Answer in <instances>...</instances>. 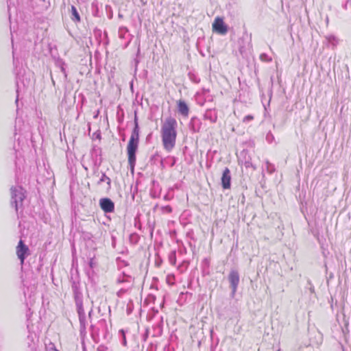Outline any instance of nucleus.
<instances>
[{
  "label": "nucleus",
  "instance_id": "f257e3e1",
  "mask_svg": "<svg viewBox=\"0 0 351 351\" xmlns=\"http://www.w3.org/2000/svg\"><path fill=\"white\" fill-rule=\"evenodd\" d=\"M178 123L175 118L167 117L162 121L160 136L163 148L167 152H171L176 144Z\"/></svg>",
  "mask_w": 351,
  "mask_h": 351
},
{
  "label": "nucleus",
  "instance_id": "f03ea898",
  "mask_svg": "<svg viewBox=\"0 0 351 351\" xmlns=\"http://www.w3.org/2000/svg\"><path fill=\"white\" fill-rule=\"evenodd\" d=\"M139 143V130L137 121H135V127L132 130L127 145L126 150L128 159V164L132 171L134 170L136 165V153L138 150Z\"/></svg>",
  "mask_w": 351,
  "mask_h": 351
},
{
  "label": "nucleus",
  "instance_id": "7ed1b4c3",
  "mask_svg": "<svg viewBox=\"0 0 351 351\" xmlns=\"http://www.w3.org/2000/svg\"><path fill=\"white\" fill-rule=\"evenodd\" d=\"M213 32H216L221 35H225L228 31V26L226 25L223 21V18L217 16L214 19L212 24Z\"/></svg>",
  "mask_w": 351,
  "mask_h": 351
},
{
  "label": "nucleus",
  "instance_id": "20e7f679",
  "mask_svg": "<svg viewBox=\"0 0 351 351\" xmlns=\"http://www.w3.org/2000/svg\"><path fill=\"white\" fill-rule=\"evenodd\" d=\"M16 254L21 261V264L23 265L26 256L29 254V248L21 239L16 247Z\"/></svg>",
  "mask_w": 351,
  "mask_h": 351
},
{
  "label": "nucleus",
  "instance_id": "39448f33",
  "mask_svg": "<svg viewBox=\"0 0 351 351\" xmlns=\"http://www.w3.org/2000/svg\"><path fill=\"white\" fill-rule=\"evenodd\" d=\"M228 280L232 288V293L234 294L237 290L239 282V275L237 271L232 270L228 275Z\"/></svg>",
  "mask_w": 351,
  "mask_h": 351
},
{
  "label": "nucleus",
  "instance_id": "423d86ee",
  "mask_svg": "<svg viewBox=\"0 0 351 351\" xmlns=\"http://www.w3.org/2000/svg\"><path fill=\"white\" fill-rule=\"evenodd\" d=\"M99 206L105 213H112L114 210V204L109 198H101L99 200Z\"/></svg>",
  "mask_w": 351,
  "mask_h": 351
},
{
  "label": "nucleus",
  "instance_id": "0eeeda50",
  "mask_svg": "<svg viewBox=\"0 0 351 351\" xmlns=\"http://www.w3.org/2000/svg\"><path fill=\"white\" fill-rule=\"evenodd\" d=\"M221 184L224 189H229L231 185V176L230 169L226 167L222 174Z\"/></svg>",
  "mask_w": 351,
  "mask_h": 351
},
{
  "label": "nucleus",
  "instance_id": "6e6552de",
  "mask_svg": "<svg viewBox=\"0 0 351 351\" xmlns=\"http://www.w3.org/2000/svg\"><path fill=\"white\" fill-rule=\"evenodd\" d=\"M177 106L178 112L184 117H188L189 112V108L186 103L183 100H178L177 101Z\"/></svg>",
  "mask_w": 351,
  "mask_h": 351
},
{
  "label": "nucleus",
  "instance_id": "1a4fd4ad",
  "mask_svg": "<svg viewBox=\"0 0 351 351\" xmlns=\"http://www.w3.org/2000/svg\"><path fill=\"white\" fill-rule=\"evenodd\" d=\"M71 12H72L73 16L75 18V20L77 22L80 21V15H79V14H78V12L77 11V9L75 8V7L74 5L71 6Z\"/></svg>",
  "mask_w": 351,
  "mask_h": 351
},
{
  "label": "nucleus",
  "instance_id": "9d476101",
  "mask_svg": "<svg viewBox=\"0 0 351 351\" xmlns=\"http://www.w3.org/2000/svg\"><path fill=\"white\" fill-rule=\"evenodd\" d=\"M163 210L168 213H171L172 212V208L170 206H165Z\"/></svg>",
  "mask_w": 351,
  "mask_h": 351
},
{
  "label": "nucleus",
  "instance_id": "9b49d317",
  "mask_svg": "<svg viewBox=\"0 0 351 351\" xmlns=\"http://www.w3.org/2000/svg\"><path fill=\"white\" fill-rule=\"evenodd\" d=\"M254 119L253 116L247 115L244 118V120H252Z\"/></svg>",
  "mask_w": 351,
  "mask_h": 351
},
{
  "label": "nucleus",
  "instance_id": "f8f14e48",
  "mask_svg": "<svg viewBox=\"0 0 351 351\" xmlns=\"http://www.w3.org/2000/svg\"><path fill=\"white\" fill-rule=\"evenodd\" d=\"M49 351H59L57 348L55 347L51 348Z\"/></svg>",
  "mask_w": 351,
  "mask_h": 351
},
{
  "label": "nucleus",
  "instance_id": "ddd939ff",
  "mask_svg": "<svg viewBox=\"0 0 351 351\" xmlns=\"http://www.w3.org/2000/svg\"><path fill=\"white\" fill-rule=\"evenodd\" d=\"M277 351H280V350L279 349V350H277Z\"/></svg>",
  "mask_w": 351,
  "mask_h": 351
}]
</instances>
